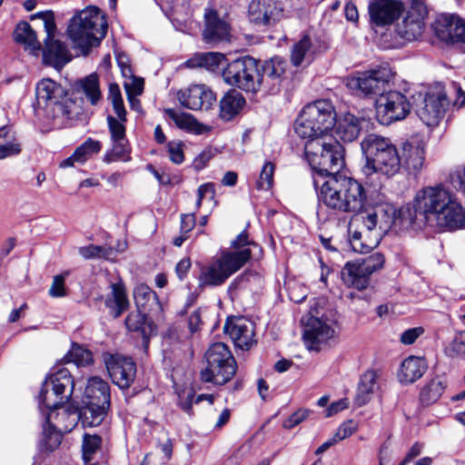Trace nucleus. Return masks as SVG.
<instances>
[{"mask_svg": "<svg viewBox=\"0 0 465 465\" xmlns=\"http://www.w3.org/2000/svg\"><path fill=\"white\" fill-rule=\"evenodd\" d=\"M413 199L424 224L455 230L465 223V211L461 203L451 191L441 184L420 189Z\"/></svg>", "mask_w": 465, "mask_h": 465, "instance_id": "nucleus-1", "label": "nucleus"}, {"mask_svg": "<svg viewBox=\"0 0 465 465\" xmlns=\"http://www.w3.org/2000/svg\"><path fill=\"white\" fill-rule=\"evenodd\" d=\"M313 185L322 204L340 213L361 212L366 202L367 195L363 185L351 177L343 174L329 175L320 184L318 178L313 176Z\"/></svg>", "mask_w": 465, "mask_h": 465, "instance_id": "nucleus-2", "label": "nucleus"}, {"mask_svg": "<svg viewBox=\"0 0 465 465\" xmlns=\"http://www.w3.org/2000/svg\"><path fill=\"white\" fill-rule=\"evenodd\" d=\"M366 163L362 171L366 175L380 173L387 177L394 176L401 167L396 146L389 138L370 134L361 143Z\"/></svg>", "mask_w": 465, "mask_h": 465, "instance_id": "nucleus-3", "label": "nucleus"}, {"mask_svg": "<svg viewBox=\"0 0 465 465\" xmlns=\"http://www.w3.org/2000/svg\"><path fill=\"white\" fill-rule=\"evenodd\" d=\"M107 32L104 15L96 7H89L79 12L71 20L67 34L74 48L87 55L90 50L98 46Z\"/></svg>", "mask_w": 465, "mask_h": 465, "instance_id": "nucleus-4", "label": "nucleus"}, {"mask_svg": "<svg viewBox=\"0 0 465 465\" xmlns=\"http://www.w3.org/2000/svg\"><path fill=\"white\" fill-rule=\"evenodd\" d=\"M304 151L311 167L322 179L340 174L344 166V148L331 135L306 141Z\"/></svg>", "mask_w": 465, "mask_h": 465, "instance_id": "nucleus-5", "label": "nucleus"}, {"mask_svg": "<svg viewBox=\"0 0 465 465\" xmlns=\"http://www.w3.org/2000/svg\"><path fill=\"white\" fill-rule=\"evenodd\" d=\"M336 123V113L327 100H318L306 105L295 121L294 130L302 139L311 140L320 136H330Z\"/></svg>", "mask_w": 465, "mask_h": 465, "instance_id": "nucleus-6", "label": "nucleus"}, {"mask_svg": "<svg viewBox=\"0 0 465 465\" xmlns=\"http://www.w3.org/2000/svg\"><path fill=\"white\" fill-rule=\"evenodd\" d=\"M35 94L38 105L44 107L46 114L54 119L79 120L83 114L81 106L75 101L65 98V90L51 79L40 81Z\"/></svg>", "mask_w": 465, "mask_h": 465, "instance_id": "nucleus-7", "label": "nucleus"}, {"mask_svg": "<svg viewBox=\"0 0 465 465\" xmlns=\"http://www.w3.org/2000/svg\"><path fill=\"white\" fill-rule=\"evenodd\" d=\"M252 256L250 249L242 251L224 252L222 255L202 268L199 275L200 286H219L240 270Z\"/></svg>", "mask_w": 465, "mask_h": 465, "instance_id": "nucleus-8", "label": "nucleus"}, {"mask_svg": "<svg viewBox=\"0 0 465 465\" xmlns=\"http://www.w3.org/2000/svg\"><path fill=\"white\" fill-rule=\"evenodd\" d=\"M223 78L232 86L255 94L261 91L259 61L249 55L233 59L223 69Z\"/></svg>", "mask_w": 465, "mask_h": 465, "instance_id": "nucleus-9", "label": "nucleus"}, {"mask_svg": "<svg viewBox=\"0 0 465 465\" xmlns=\"http://www.w3.org/2000/svg\"><path fill=\"white\" fill-rule=\"evenodd\" d=\"M74 381L70 371L61 368L52 373L43 383L39 394L40 408L55 411L72 397Z\"/></svg>", "mask_w": 465, "mask_h": 465, "instance_id": "nucleus-10", "label": "nucleus"}, {"mask_svg": "<svg viewBox=\"0 0 465 465\" xmlns=\"http://www.w3.org/2000/svg\"><path fill=\"white\" fill-rule=\"evenodd\" d=\"M391 76L387 67L357 72L348 79L347 86L359 96L377 99L386 91Z\"/></svg>", "mask_w": 465, "mask_h": 465, "instance_id": "nucleus-11", "label": "nucleus"}, {"mask_svg": "<svg viewBox=\"0 0 465 465\" xmlns=\"http://www.w3.org/2000/svg\"><path fill=\"white\" fill-rule=\"evenodd\" d=\"M384 262V256L381 252H374L361 262H348L341 272V280L348 287L364 290L370 283V276L381 270Z\"/></svg>", "mask_w": 465, "mask_h": 465, "instance_id": "nucleus-12", "label": "nucleus"}, {"mask_svg": "<svg viewBox=\"0 0 465 465\" xmlns=\"http://www.w3.org/2000/svg\"><path fill=\"white\" fill-rule=\"evenodd\" d=\"M427 7L423 0H411L407 10H404L402 18L395 25V34L406 41L417 40L423 33L424 19Z\"/></svg>", "mask_w": 465, "mask_h": 465, "instance_id": "nucleus-13", "label": "nucleus"}, {"mask_svg": "<svg viewBox=\"0 0 465 465\" xmlns=\"http://www.w3.org/2000/svg\"><path fill=\"white\" fill-rule=\"evenodd\" d=\"M410 111V102L399 91H385L376 99L377 117L382 124L402 120L409 114Z\"/></svg>", "mask_w": 465, "mask_h": 465, "instance_id": "nucleus-14", "label": "nucleus"}, {"mask_svg": "<svg viewBox=\"0 0 465 465\" xmlns=\"http://www.w3.org/2000/svg\"><path fill=\"white\" fill-rule=\"evenodd\" d=\"M43 17L44 27L46 33L43 48L44 62L56 69H60L71 60V54L65 45L54 38L56 25L53 15H44Z\"/></svg>", "mask_w": 465, "mask_h": 465, "instance_id": "nucleus-15", "label": "nucleus"}, {"mask_svg": "<svg viewBox=\"0 0 465 465\" xmlns=\"http://www.w3.org/2000/svg\"><path fill=\"white\" fill-rule=\"evenodd\" d=\"M420 102L415 104V112L418 117L428 126H434L443 117L449 101L443 90H438L419 94Z\"/></svg>", "mask_w": 465, "mask_h": 465, "instance_id": "nucleus-16", "label": "nucleus"}, {"mask_svg": "<svg viewBox=\"0 0 465 465\" xmlns=\"http://www.w3.org/2000/svg\"><path fill=\"white\" fill-rule=\"evenodd\" d=\"M104 363L112 381L120 389H128L136 376V364L132 358L120 354L104 356Z\"/></svg>", "mask_w": 465, "mask_h": 465, "instance_id": "nucleus-17", "label": "nucleus"}, {"mask_svg": "<svg viewBox=\"0 0 465 465\" xmlns=\"http://www.w3.org/2000/svg\"><path fill=\"white\" fill-rule=\"evenodd\" d=\"M368 10L371 23L377 26H386L400 18L405 6L400 0H372Z\"/></svg>", "mask_w": 465, "mask_h": 465, "instance_id": "nucleus-18", "label": "nucleus"}, {"mask_svg": "<svg viewBox=\"0 0 465 465\" xmlns=\"http://www.w3.org/2000/svg\"><path fill=\"white\" fill-rule=\"evenodd\" d=\"M182 106L190 110H209L216 101L213 92L203 84H193L177 92Z\"/></svg>", "mask_w": 465, "mask_h": 465, "instance_id": "nucleus-19", "label": "nucleus"}, {"mask_svg": "<svg viewBox=\"0 0 465 465\" xmlns=\"http://www.w3.org/2000/svg\"><path fill=\"white\" fill-rule=\"evenodd\" d=\"M287 62L280 56H274L259 65V78H262L261 90L269 93L278 91L286 71Z\"/></svg>", "mask_w": 465, "mask_h": 465, "instance_id": "nucleus-20", "label": "nucleus"}, {"mask_svg": "<svg viewBox=\"0 0 465 465\" xmlns=\"http://www.w3.org/2000/svg\"><path fill=\"white\" fill-rule=\"evenodd\" d=\"M223 329L234 345L242 350H249L256 342L254 324L244 318L227 321Z\"/></svg>", "mask_w": 465, "mask_h": 465, "instance_id": "nucleus-21", "label": "nucleus"}, {"mask_svg": "<svg viewBox=\"0 0 465 465\" xmlns=\"http://www.w3.org/2000/svg\"><path fill=\"white\" fill-rule=\"evenodd\" d=\"M335 330L332 324L322 319L311 317L304 328L303 338L310 350H320L321 345L332 339Z\"/></svg>", "mask_w": 465, "mask_h": 465, "instance_id": "nucleus-22", "label": "nucleus"}, {"mask_svg": "<svg viewBox=\"0 0 465 465\" xmlns=\"http://www.w3.org/2000/svg\"><path fill=\"white\" fill-rule=\"evenodd\" d=\"M396 209L392 206H378L361 216V223L368 232L378 230L376 238L394 226Z\"/></svg>", "mask_w": 465, "mask_h": 465, "instance_id": "nucleus-23", "label": "nucleus"}, {"mask_svg": "<svg viewBox=\"0 0 465 465\" xmlns=\"http://www.w3.org/2000/svg\"><path fill=\"white\" fill-rule=\"evenodd\" d=\"M282 9L274 0H252L249 4L248 15L256 25H272L279 20Z\"/></svg>", "mask_w": 465, "mask_h": 465, "instance_id": "nucleus-24", "label": "nucleus"}, {"mask_svg": "<svg viewBox=\"0 0 465 465\" xmlns=\"http://www.w3.org/2000/svg\"><path fill=\"white\" fill-rule=\"evenodd\" d=\"M401 162L409 173L421 170L425 160V143L419 136H412L402 143Z\"/></svg>", "mask_w": 465, "mask_h": 465, "instance_id": "nucleus-25", "label": "nucleus"}, {"mask_svg": "<svg viewBox=\"0 0 465 465\" xmlns=\"http://www.w3.org/2000/svg\"><path fill=\"white\" fill-rule=\"evenodd\" d=\"M436 29L439 36L444 41L465 43V22L458 16L443 17L439 21Z\"/></svg>", "mask_w": 465, "mask_h": 465, "instance_id": "nucleus-26", "label": "nucleus"}, {"mask_svg": "<svg viewBox=\"0 0 465 465\" xmlns=\"http://www.w3.org/2000/svg\"><path fill=\"white\" fill-rule=\"evenodd\" d=\"M205 28L203 35L206 42H220L228 40L230 35V26L218 16L214 10H208L205 15Z\"/></svg>", "mask_w": 465, "mask_h": 465, "instance_id": "nucleus-27", "label": "nucleus"}, {"mask_svg": "<svg viewBox=\"0 0 465 465\" xmlns=\"http://www.w3.org/2000/svg\"><path fill=\"white\" fill-rule=\"evenodd\" d=\"M207 363L216 364L219 361H225L223 370L226 377H233L236 373L237 364L229 348L223 342L213 343L206 351Z\"/></svg>", "mask_w": 465, "mask_h": 465, "instance_id": "nucleus-28", "label": "nucleus"}, {"mask_svg": "<svg viewBox=\"0 0 465 465\" xmlns=\"http://www.w3.org/2000/svg\"><path fill=\"white\" fill-rule=\"evenodd\" d=\"M145 312L141 309L130 312L125 319V325L129 331L142 334L146 347L149 337L156 333V325L146 316Z\"/></svg>", "mask_w": 465, "mask_h": 465, "instance_id": "nucleus-29", "label": "nucleus"}, {"mask_svg": "<svg viewBox=\"0 0 465 465\" xmlns=\"http://www.w3.org/2000/svg\"><path fill=\"white\" fill-rule=\"evenodd\" d=\"M91 403L110 407L109 385L99 377L90 378L85 388L84 404Z\"/></svg>", "mask_w": 465, "mask_h": 465, "instance_id": "nucleus-30", "label": "nucleus"}, {"mask_svg": "<svg viewBox=\"0 0 465 465\" xmlns=\"http://www.w3.org/2000/svg\"><path fill=\"white\" fill-rule=\"evenodd\" d=\"M427 368V362L424 358L410 356L401 365L398 374L399 381L405 384L413 383L422 377Z\"/></svg>", "mask_w": 465, "mask_h": 465, "instance_id": "nucleus-31", "label": "nucleus"}, {"mask_svg": "<svg viewBox=\"0 0 465 465\" xmlns=\"http://www.w3.org/2000/svg\"><path fill=\"white\" fill-rule=\"evenodd\" d=\"M111 292L106 295L104 305L114 318H118L129 308L125 288L122 282L110 285Z\"/></svg>", "mask_w": 465, "mask_h": 465, "instance_id": "nucleus-32", "label": "nucleus"}, {"mask_svg": "<svg viewBox=\"0 0 465 465\" xmlns=\"http://www.w3.org/2000/svg\"><path fill=\"white\" fill-rule=\"evenodd\" d=\"M364 120L352 114H345L337 122L336 134L339 139L345 143L355 141L361 131Z\"/></svg>", "mask_w": 465, "mask_h": 465, "instance_id": "nucleus-33", "label": "nucleus"}, {"mask_svg": "<svg viewBox=\"0 0 465 465\" xmlns=\"http://www.w3.org/2000/svg\"><path fill=\"white\" fill-rule=\"evenodd\" d=\"M14 40L24 45L25 50L37 55L42 50L41 43L37 40L36 33L26 21L19 22L13 33Z\"/></svg>", "mask_w": 465, "mask_h": 465, "instance_id": "nucleus-34", "label": "nucleus"}, {"mask_svg": "<svg viewBox=\"0 0 465 465\" xmlns=\"http://www.w3.org/2000/svg\"><path fill=\"white\" fill-rule=\"evenodd\" d=\"M48 411L46 420L50 422V420L54 419V424L53 426L61 431V433L71 431L77 425L80 419L79 411L76 409H63L56 413L54 411Z\"/></svg>", "mask_w": 465, "mask_h": 465, "instance_id": "nucleus-35", "label": "nucleus"}, {"mask_svg": "<svg viewBox=\"0 0 465 465\" xmlns=\"http://www.w3.org/2000/svg\"><path fill=\"white\" fill-rule=\"evenodd\" d=\"M245 104V99L236 90L229 91L220 101V116L225 121L232 120Z\"/></svg>", "mask_w": 465, "mask_h": 465, "instance_id": "nucleus-36", "label": "nucleus"}, {"mask_svg": "<svg viewBox=\"0 0 465 465\" xmlns=\"http://www.w3.org/2000/svg\"><path fill=\"white\" fill-rule=\"evenodd\" d=\"M134 299L137 309L143 312H153L161 309L156 293L147 285L141 283L134 290Z\"/></svg>", "mask_w": 465, "mask_h": 465, "instance_id": "nucleus-37", "label": "nucleus"}, {"mask_svg": "<svg viewBox=\"0 0 465 465\" xmlns=\"http://www.w3.org/2000/svg\"><path fill=\"white\" fill-rule=\"evenodd\" d=\"M377 377L376 371L372 370L361 375L354 400L357 406H363L370 401L376 387Z\"/></svg>", "mask_w": 465, "mask_h": 465, "instance_id": "nucleus-38", "label": "nucleus"}, {"mask_svg": "<svg viewBox=\"0 0 465 465\" xmlns=\"http://www.w3.org/2000/svg\"><path fill=\"white\" fill-rule=\"evenodd\" d=\"M394 218V226L402 229L409 228L416 223L419 224L423 223V217L418 213L414 199L411 204L401 206L400 209L396 210Z\"/></svg>", "mask_w": 465, "mask_h": 465, "instance_id": "nucleus-39", "label": "nucleus"}, {"mask_svg": "<svg viewBox=\"0 0 465 465\" xmlns=\"http://www.w3.org/2000/svg\"><path fill=\"white\" fill-rule=\"evenodd\" d=\"M79 91L82 92L89 103L95 106L102 100L99 77L96 74H91L79 81Z\"/></svg>", "mask_w": 465, "mask_h": 465, "instance_id": "nucleus-40", "label": "nucleus"}, {"mask_svg": "<svg viewBox=\"0 0 465 465\" xmlns=\"http://www.w3.org/2000/svg\"><path fill=\"white\" fill-rule=\"evenodd\" d=\"M446 388V381L440 377L431 379L421 390L420 400L422 404L430 405L436 402Z\"/></svg>", "mask_w": 465, "mask_h": 465, "instance_id": "nucleus-41", "label": "nucleus"}, {"mask_svg": "<svg viewBox=\"0 0 465 465\" xmlns=\"http://www.w3.org/2000/svg\"><path fill=\"white\" fill-rule=\"evenodd\" d=\"M225 361H219V363L212 364L207 363L205 369L200 372L201 381L203 382H213L217 385H223L227 383L232 377H226L223 370L225 369Z\"/></svg>", "mask_w": 465, "mask_h": 465, "instance_id": "nucleus-42", "label": "nucleus"}, {"mask_svg": "<svg viewBox=\"0 0 465 465\" xmlns=\"http://www.w3.org/2000/svg\"><path fill=\"white\" fill-rule=\"evenodd\" d=\"M224 60V55L220 53L197 54L186 61V66L190 68L205 67L213 70Z\"/></svg>", "mask_w": 465, "mask_h": 465, "instance_id": "nucleus-43", "label": "nucleus"}, {"mask_svg": "<svg viewBox=\"0 0 465 465\" xmlns=\"http://www.w3.org/2000/svg\"><path fill=\"white\" fill-rule=\"evenodd\" d=\"M108 409L109 407L107 406H99L95 405V403L85 404V407L81 412H79V414L80 417H83L84 425L94 427L102 423L106 416Z\"/></svg>", "mask_w": 465, "mask_h": 465, "instance_id": "nucleus-44", "label": "nucleus"}, {"mask_svg": "<svg viewBox=\"0 0 465 465\" xmlns=\"http://www.w3.org/2000/svg\"><path fill=\"white\" fill-rule=\"evenodd\" d=\"M79 254L85 260L105 259L114 261L116 258V251L106 245L89 244L78 249Z\"/></svg>", "mask_w": 465, "mask_h": 465, "instance_id": "nucleus-45", "label": "nucleus"}, {"mask_svg": "<svg viewBox=\"0 0 465 465\" xmlns=\"http://www.w3.org/2000/svg\"><path fill=\"white\" fill-rule=\"evenodd\" d=\"M21 146L15 141L6 127L0 128V160L17 155Z\"/></svg>", "mask_w": 465, "mask_h": 465, "instance_id": "nucleus-46", "label": "nucleus"}, {"mask_svg": "<svg viewBox=\"0 0 465 465\" xmlns=\"http://www.w3.org/2000/svg\"><path fill=\"white\" fill-rule=\"evenodd\" d=\"M312 41L308 35H304L295 43L291 52V62L294 66L301 65L303 62L309 61L312 49Z\"/></svg>", "mask_w": 465, "mask_h": 465, "instance_id": "nucleus-47", "label": "nucleus"}, {"mask_svg": "<svg viewBox=\"0 0 465 465\" xmlns=\"http://www.w3.org/2000/svg\"><path fill=\"white\" fill-rule=\"evenodd\" d=\"M63 435L53 425L44 429L39 447L42 451L51 452L56 450L62 442Z\"/></svg>", "mask_w": 465, "mask_h": 465, "instance_id": "nucleus-48", "label": "nucleus"}, {"mask_svg": "<svg viewBox=\"0 0 465 465\" xmlns=\"http://www.w3.org/2000/svg\"><path fill=\"white\" fill-rule=\"evenodd\" d=\"M165 114L173 121L175 125L183 130L195 131L198 125L196 119L186 113L178 112L175 109L167 108L164 110Z\"/></svg>", "mask_w": 465, "mask_h": 465, "instance_id": "nucleus-49", "label": "nucleus"}, {"mask_svg": "<svg viewBox=\"0 0 465 465\" xmlns=\"http://www.w3.org/2000/svg\"><path fill=\"white\" fill-rule=\"evenodd\" d=\"M129 153L130 147L126 138L124 140L113 141V148L110 152L105 153L104 161L107 163L117 161L127 162L130 160Z\"/></svg>", "mask_w": 465, "mask_h": 465, "instance_id": "nucleus-50", "label": "nucleus"}, {"mask_svg": "<svg viewBox=\"0 0 465 465\" xmlns=\"http://www.w3.org/2000/svg\"><path fill=\"white\" fill-rule=\"evenodd\" d=\"M101 148L102 143L99 141L88 138L74 150V158H76V163H84L98 153Z\"/></svg>", "mask_w": 465, "mask_h": 465, "instance_id": "nucleus-51", "label": "nucleus"}, {"mask_svg": "<svg viewBox=\"0 0 465 465\" xmlns=\"http://www.w3.org/2000/svg\"><path fill=\"white\" fill-rule=\"evenodd\" d=\"M102 439L96 434L85 433L83 437V459L85 463L92 461L94 459V455L100 450Z\"/></svg>", "mask_w": 465, "mask_h": 465, "instance_id": "nucleus-52", "label": "nucleus"}, {"mask_svg": "<svg viewBox=\"0 0 465 465\" xmlns=\"http://www.w3.org/2000/svg\"><path fill=\"white\" fill-rule=\"evenodd\" d=\"M65 359L68 362H74L77 366H86L93 362L92 352L77 344H74Z\"/></svg>", "mask_w": 465, "mask_h": 465, "instance_id": "nucleus-53", "label": "nucleus"}, {"mask_svg": "<svg viewBox=\"0 0 465 465\" xmlns=\"http://www.w3.org/2000/svg\"><path fill=\"white\" fill-rule=\"evenodd\" d=\"M275 166L272 162H266L262 169L260 178L256 183L258 190H269L273 184Z\"/></svg>", "mask_w": 465, "mask_h": 465, "instance_id": "nucleus-54", "label": "nucleus"}, {"mask_svg": "<svg viewBox=\"0 0 465 465\" xmlns=\"http://www.w3.org/2000/svg\"><path fill=\"white\" fill-rule=\"evenodd\" d=\"M108 129L112 141H119L125 139V123L126 121L116 120L114 116L108 115Z\"/></svg>", "mask_w": 465, "mask_h": 465, "instance_id": "nucleus-55", "label": "nucleus"}, {"mask_svg": "<svg viewBox=\"0 0 465 465\" xmlns=\"http://www.w3.org/2000/svg\"><path fill=\"white\" fill-rule=\"evenodd\" d=\"M143 79L133 76L130 80L124 81V88L128 95L130 104H134V96H138L143 90Z\"/></svg>", "mask_w": 465, "mask_h": 465, "instance_id": "nucleus-56", "label": "nucleus"}, {"mask_svg": "<svg viewBox=\"0 0 465 465\" xmlns=\"http://www.w3.org/2000/svg\"><path fill=\"white\" fill-rule=\"evenodd\" d=\"M350 242L355 252L364 253L375 247L379 243V240L375 238V240L369 243L363 242L361 240V232L356 231L352 233Z\"/></svg>", "mask_w": 465, "mask_h": 465, "instance_id": "nucleus-57", "label": "nucleus"}, {"mask_svg": "<svg viewBox=\"0 0 465 465\" xmlns=\"http://www.w3.org/2000/svg\"><path fill=\"white\" fill-rule=\"evenodd\" d=\"M69 271H65L61 274L55 275L49 289V295L54 298L64 297L66 295L64 288L65 278L69 275Z\"/></svg>", "mask_w": 465, "mask_h": 465, "instance_id": "nucleus-58", "label": "nucleus"}, {"mask_svg": "<svg viewBox=\"0 0 465 465\" xmlns=\"http://www.w3.org/2000/svg\"><path fill=\"white\" fill-rule=\"evenodd\" d=\"M194 392L192 390H183L178 392V405L187 414L193 413V403L195 401Z\"/></svg>", "mask_w": 465, "mask_h": 465, "instance_id": "nucleus-59", "label": "nucleus"}, {"mask_svg": "<svg viewBox=\"0 0 465 465\" xmlns=\"http://www.w3.org/2000/svg\"><path fill=\"white\" fill-rule=\"evenodd\" d=\"M357 429V422L353 420H348L341 424L333 436L338 441H340L352 435L356 432Z\"/></svg>", "mask_w": 465, "mask_h": 465, "instance_id": "nucleus-60", "label": "nucleus"}, {"mask_svg": "<svg viewBox=\"0 0 465 465\" xmlns=\"http://www.w3.org/2000/svg\"><path fill=\"white\" fill-rule=\"evenodd\" d=\"M465 353V331L457 333L450 347V356L454 357Z\"/></svg>", "mask_w": 465, "mask_h": 465, "instance_id": "nucleus-61", "label": "nucleus"}, {"mask_svg": "<svg viewBox=\"0 0 465 465\" xmlns=\"http://www.w3.org/2000/svg\"><path fill=\"white\" fill-rule=\"evenodd\" d=\"M310 413L311 411L307 409L298 410L296 412L292 414L288 419H286L283 421V427L289 430L292 429L293 427L297 426L304 420H306Z\"/></svg>", "mask_w": 465, "mask_h": 465, "instance_id": "nucleus-62", "label": "nucleus"}, {"mask_svg": "<svg viewBox=\"0 0 465 465\" xmlns=\"http://www.w3.org/2000/svg\"><path fill=\"white\" fill-rule=\"evenodd\" d=\"M424 332L423 328L416 327L408 329L401 335V341L405 345H411Z\"/></svg>", "mask_w": 465, "mask_h": 465, "instance_id": "nucleus-63", "label": "nucleus"}, {"mask_svg": "<svg viewBox=\"0 0 465 465\" xmlns=\"http://www.w3.org/2000/svg\"><path fill=\"white\" fill-rule=\"evenodd\" d=\"M255 245L252 241H249L248 233L246 231H242L234 240L231 242V247L235 251H242L249 249L248 246Z\"/></svg>", "mask_w": 465, "mask_h": 465, "instance_id": "nucleus-64", "label": "nucleus"}]
</instances>
